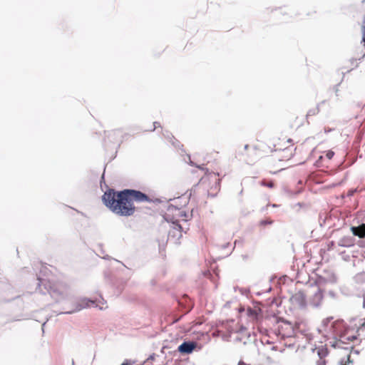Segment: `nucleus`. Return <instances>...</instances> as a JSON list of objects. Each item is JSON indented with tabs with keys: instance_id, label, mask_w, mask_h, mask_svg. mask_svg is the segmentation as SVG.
<instances>
[{
	"instance_id": "obj_1",
	"label": "nucleus",
	"mask_w": 365,
	"mask_h": 365,
	"mask_svg": "<svg viewBox=\"0 0 365 365\" xmlns=\"http://www.w3.org/2000/svg\"><path fill=\"white\" fill-rule=\"evenodd\" d=\"M101 198L106 207L118 216L130 217L135 212V206L130 203L125 189L115 190L108 188Z\"/></svg>"
},
{
	"instance_id": "obj_2",
	"label": "nucleus",
	"mask_w": 365,
	"mask_h": 365,
	"mask_svg": "<svg viewBox=\"0 0 365 365\" xmlns=\"http://www.w3.org/2000/svg\"><path fill=\"white\" fill-rule=\"evenodd\" d=\"M36 291L41 294H49L56 302L68 298L69 287L63 282L51 283L50 281L38 277Z\"/></svg>"
},
{
	"instance_id": "obj_3",
	"label": "nucleus",
	"mask_w": 365,
	"mask_h": 365,
	"mask_svg": "<svg viewBox=\"0 0 365 365\" xmlns=\"http://www.w3.org/2000/svg\"><path fill=\"white\" fill-rule=\"evenodd\" d=\"M164 218L167 222H170L173 225V227L168 232V239L175 244H180V240L182 236V232L183 230L179 221L173 219V217L168 215H166Z\"/></svg>"
},
{
	"instance_id": "obj_4",
	"label": "nucleus",
	"mask_w": 365,
	"mask_h": 365,
	"mask_svg": "<svg viewBox=\"0 0 365 365\" xmlns=\"http://www.w3.org/2000/svg\"><path fill=\"white\" fill-rule=\"evenodd\" d=\"M105 138H104V147L106 150H109L110 148L118 149L120 143H122V140L120 139L121 136L122 131L120 129L112 130L110 131H107L105 133Z\"/></svg>"
},
{
	"instance_id": "obj_5",
	"label": "nucleus",
	"mask_w": 365,
	"mask_h": 365,
	"mask_svg": "<svg viewBox=\"0 0 365 365\" xmlns=\"http://www.w3.org/2000/svg\"><path fill=\"white\" fill-rule=\"evenodd\" d=\"M128 193L130 203L138 202H147L150 201V197L145 192L139 190L125 188Z\"/></svg>"
},
{
	"instance_id": "obj_6",
	"label": "nucleus",
	"mask_w": 365,
	"mask_h": 365,
	"mask_svg": "<svg viewBox=\"0 0 365 365\" xmlns=\"http://www.w3.org/2000/svg\"><path fill=\"white\" fill-rule=\"evenodd\" d=\"M334 331L339 336V342L341 344H346L345 336L348 332L349 328L344 322V320H337L332 323L331 326Z\"/></svg>"
},
{
	"instance_id": "obj_7",
	"label": "nucleus",
	"mask_w": 365,
	"mask_h": 365,
	"mask_svg": "<svg viewBox=\"0 0 365 365\" xmlns=\"http://www.w3.org/2000/svg\"><path fill=\"white\" fill-rule=\"evenodd\" d=\"M197 346L198 344L197 341L185 340L181 344L178 346V349L174 351V354H176L178 352H179L182 355H189L194 351Z\"/></svg>"
},
{
	"instance_id": "obj_8",
	"label": "nucleus",
	"mask_w": 365,
	"mask_h": 365,
	"mask_svg": "<svg viewBox=\"0 0 365 365\" xmlns=\"http://www.w3.org/2000/svg\"><path fill=\"white\" fill-rule=\"evenodd\" d=\"M91 307H97L96 301L85 297L81 299V300L76 304L75 309L69 311H66L64 312H62V314H71L76 312L81 311L83 309L88 308Z\"/></svg>"
},
{
	"instance_id": "obj_9",
	"label": "nucleus",
	"mask_w": 365,
	"mask_h": 365,
	"mask_svg": "<svg viewBox=\"0 0 365 365\" xmlns=\"http://www.w3.org/2000/svg\"><path fill=\"white\" fill-rule=\"evenodd\" d=\"M290 302L301 309L306 308L307 307V296L304 292L302 290L298 291L290 297Z\"/></svg>"
},
{
	"instance_id": "obj_10",
	"label": "nucleus",
	"mask_w": 365,
	"mask_h": 365,
	"mask_svg": "<svg viewBox=\"0 0 365 365\" xmlns=\"http://www.w3.org/2000/svg\"><path fill=\"white\" fill-rule=\"evenodd\" d=\"M323 298L324 294L322 293V291L320 288H319L317 292H316L313 295V297L310 302V304L314 308H319L322 304Z\"/></svg>"
},
{
	"instance_id": "obj_11",
	"label": "nucleus",
	"mask_w": 365,
	"mask_h": 365,
	"mask_svg": "<svg viewBox=\"0 0 365 365\" xmlns=\"http://www.w3.org/2000/svg\"><path fill=\"white\" fill-rule=\"evenodd\" d=\"M350 230L354 236L365 238V222H362L358 226H351Z\"/></svg>"
},
{
	"instance_id": "obj_12",
	"label": "nucleus",
	"mask_w": 365,
	"mask_h": 365,
	"mask_svg": "<svg viewBox=\"0 0 365 365\" xmlns=\"http://www.w3.org/2000/svg\"><path fill=\"white\" fill-rule=\"evenodd\" d=\"M355 240L351 236H345L338 241V245L343 247H350L354 245Z\"/></svg>"
},
{
	"instance_id": "obj_13",
	"label": "nucleus",
	"mask_w": 365,
	"mask_h": 365,
	"mask_svg": "<svg viewBox=\"0 0 365 365\" xmlns=\"http://www.w3.org/2000/svg\"><path fill=\"white\" fill-rule=\"evenodd\" d=\"M317 350V353L319 359H324L329 354V350L326 345L319 346V347H316L313 351Z\"/></svg>"
},
{
	"instance_id": "obj_14",
	"label": "nucleus",
	"mask_w": 365,
	"mask_h": 365,
	"mask_svg": "<svg viewBox=\"0 0 365 365\" xmlns=\"http://www.w3.org/2000/svg\"><path fill=\"white\" fill-rule=\"evenodd\" d=\"M167 210L169 212L178 211V215L180 217H187V216H188V214L185 211L180 210L177 206H175L173 205H168Z\"/></svg>"
},
{
	"instance_id": "obj_15",
	"label": "nucleus",
	"mask_w": 365,
	"mask_h": 365,
	"mask_svg": "<svg viewBox=\"0 0 365 365\" xmlns=\"http://www.w3.org/2000/svg\"><path fill=\"white\" fill-rule=\"evenodd\" d=\"M262 311L259 309H254L248 307L247 309V314L250 317L257 318L261 314Z\"/></svg>"
},
{
	"instance_id": "obj_16",
	"label": "nucleus",
	"mask_w": 365,
	"mask_h": 365,
	"mask_svg": "<svg viewBox=\"0 0 365 365\" xmlns=\"http://www.w3.org/2000/svg\"><path fill=\"white\" fill-rule=\"evenodd\" d=\"M361 44L365 48V16L363 19L362 24H361ZM365 57V53L361 56V58H359V61H361Z\"/></svg>"
},
{
	"instance_id": "obj_17",
	"label": "nucleus",
	"mask_w": 365,
	"mask_h": 365,
	"mask_svg": "<svg viewBox=\"0 0 365 365\" xmlns=\"http://www.w3.org/2000/svg\"><path fill=\"white\" fill-rule=\"evenodd\" d=\"M354 280L357 283H364L365 282V272L358 273L354 277Z\"/></svg>"
},
{
	"instance_id": "obj_18",
	"label": "nucleus",
	"mask_w": 365,
	"mask_h": 365,
	"mask_svg": "<svg viewBox=\"0 0 365 365\" xmlns=\"http://www.w3.org/2000/svg\"><path fill=\"white\" fill-rule=\"evenodd\" d=\"M319 112V104H317V106L315 108H311L309 110L307 114V118L312 115H317Z\"/></svg>"
},
{
	"instance_id": "obj_19",
	"label": "nucleus",
	"mask_w": 365,
	"mask_h": 365,
	"mask_svg": "<svg viewBox=\"0 0 365 365\" xmlns=\"http://www.w3.org/2000/svg\"><path fill=\"white\" fill-rule=\"evenodd\" d=\"M339 339H337L336 337H334V341H330L331 346L334 349L339 348V349H349L348 347H343V346H339Z\"/></svg>"
},
{
	"instance_id": "obj_20",
	"label": "nucleus",
	"mask_w": 365,
	"mask_h": 365,
	"mask_svg": "<svg viewBox=\"0 0 365 365\" xmlns=\"http://www.w3.org/2000/svg\"><path fill=\"white\" fill-rule=\"evenodd\" d=\"M163 135L165 138L168 139L170 142L175 138L174 135L168 130H165L163 133Z\"/></svg>"
},
{
	"instance_id": "obj_21",
	"label": "nucleus",
	"mask_w": 365,
	"mask_h": 365,
	"mask_svg": "<svg viewBox=\"0 0 365 365\" xmlns=\"http://www.w3.org/2000/svg\"><path fill=\"white\" fill-rule=\"evenodd\" d=\"M332 319V317H329L324 319L322 322V326L324 328L327 327Z\"/></svg>"
},
{
	"instance_id": "obj_22",
	"label": "nucleus",
	"mask_w": 365,
	"mask_h": 365,
	"mask_svg": "<svg viewBox=\"0 0 365 365\" xmlns=\"http://www.w3.org/2000/svg\"><path fill=\"white\" fill-rule=\"evenodd\" d=\"M170 143L175 148H180L183 147V145L175 138H174Z\"/></svg>"
},
{
	"instance_id": "obj_23",
	"label": "nucleus",
	"mask_w": 365,
	"mask_h": 365,
	"mask_svg": "<svg viewBox=\"0 0 365 365\" xmlns=\"http://www.w3.org/2000/svg\"><path fill=\"white\" fill-rule=\"evenodd\" d=\"M187 155V158H188V164L191 166H193V167H196L200 170H204V168L201 166V165H198L197 164H195L193 161L191 160V156L190 155Z\"/></svg>"
},
{
	"instance_id": "obj_24",
	"label": "nucleus",
	"mask_w": 365,
	"mask_h": 365,
	"mask_svg": "<svg viewBox=\"0 0 365 365\" xmlns=\"http://www.w3.org/2000/svg\"><path fill=\"white\" fill-rule=\"evenodd\" d=\"M147 202L160 204L162 202V200L159 198H151L150 197V201H147Z\"/></svg>"
},
{
	"instance_id": "obj_25",
	"label": "nucleus",
	"mask_w": 365,
	"mask_h": 365,
	"mask_svg": "<svg viewBox=\"0 0 365 365\" xmlns=\"http://www.w3.org/2000/svg\"><path fill=\"white\" fill-rule=\"evenodd\" d=\"M334 155V152L332 151L331 150H329L327 151L326 153V157L329 159V160H331Z\"/></svg>"
},
{
	"instance_id": "obj_26",
	"label": "nucleus",
	"mask_w": 365,
	"mask_h": 365,
	"mask_svg": "<svg viewBox=\"0 0 365 365\" xmlns=\"http://www.w3.org/2000/svg\"><path fill=\"white\" fill-rule=\"evenodd\" d=\"M272 223H273V221L271 220H262L259 222V224L261 225H272Z\"/></svg>"
},
{
	"instance_id": "obj_27",
	"label": "nucleus",
	"mask_w": 365,
	"mask_h": 365,
	"mask_svg": "<svg viewBox=\"0 0 365 365\" xmlns=\"http://www.w3.org/2000/svg\"><path fill=\"white\" fill-rule=\"evenodd\" d=\"M161 127V125L159 122L155 121L153 122V128L149 130L150 132H153L156 128Z\"/></svg>"
},
{
	"instance_id": "obj_28",
	"label": "nucleus",
	"mask_w": 365,
	"mask_h": 365,
	"mask_svg": "<svg viewBox=\"0 0 365 365\" xmlns=\"http://www.w3.org/2000/svg\"><path fill=\"white\" fill-rule=\"evenodd\" d=\"M135 361L131 359H125L120 365H133Z\"/></svg>"
},
{
	"instance_id": "obj_29",
	"label": "nucleus",
	"mask_w": 365,
	"mask_h": 365,
	"mask_svg": "<svg viewBox=\"0 0 365 365\" xmlns=\"http://www.w3.org/2000/svg\"><path fill=\"white\" fill-rule=\"evenodd\" d=\"M327 295H328L329 297L332 298V299H334V298H336V292H335L334 291H333V290H329V291L327 292Z\"/></svg>"
},
{
	"instance_id": "obj_30",
	"label": "nucleus",
	"mask_w": 365,
	"mask_h": 365,
	"mask_svg": "<svg viewBox=\"0 0 365 365\" xmlns=\"http://www.w3.org/2000/svg\"><path fill=\"white\" fill-rule=\"evenodd\" d=\"M357 338H358V337H357V335H351V336H349L346 337V338H345V339H346V341H354V340L357 339Z\"/></svg>"
},
{
	"instance_id": "obj_31",
	"label": "nucleus",
	"mask_w": 365,
	"mask_h": 365,
	"mask_svg": "<svg viewBox=\"0 0 365 365\" xmlns=\"http://www.w3.org/2000/svg\"><path fill=\"white\" fill-rule=\"evenodd\" d=\"M339 85H340V83H338V84L335 85V86H334V88H333V89H334V93H335V94H336V96H339Z\"/></svg>"
},
{
	"instance_id": "obj_32",
	"label": "nucleus",
	"mask_w": 365,
	"mask_h": 365,
	"mask_svg": "<svg viewBox=\"0 0 365 365\" xmlns=\"http://www.w3.org/2000/svg\"><path fill=\"white\" fill-rule=\"evenodd\" d=\"M326 364H327V361L324 359H319L317 361V365H326Z\"/></svg>"
},
{
	"instance_id": "obj_33",
	"label": "nucleus",
	"mask_w": 365,
	"mask_h": 365,
	"mask_svg": "<svg viewBox=\"0 0 365 365\" xmlns=\"http://www.w3.org/2000/svg\"><path fill=\"white\" fill-rule=\"evenodd\" d=\"M246 327L243 325H241L240 329L236 331L237 333L238 334H242V332H244L245 330H246Z\"/></svg>"
},
{
	"instance_id": "obj_34",
	"label": "nucleus",
	"mask_w": 365,
	"mask_h": 365,
	"mask_svg": "<svg viewBox=\"0 0 365 365\" xmlns=\"http://www.w3.org/2000/svg\"><path fill=\"white\" fill-rule=\"evenodd\" d=\"M262 185L266 186L269 188H272L274 185L273 182H269L268 183H262Z\"/></svg>"
},
{
	"instance_id": "obj_35",
	"label": "nucleus",
	"mask_w": 365,
	"mask_h": 365,
	"mask_svg": "<svg viewBox=\"0 0 365 365\" xmlns=\"http://www.w3.org/2000/svg\"><path fill=\"white\" fill-rule=\"evenodd\" d=\"M346 361H345L346 364H353V360L351 359L350 354L347 355Z\"/></svg>"
},
{
	"instance_id": "obj_36",
	"label": "nucleus",
	"mask_w": 365,
	"mask_h": 365,
	"mask_svg": "<svg viewBox=\"0 0 365 365\" xmlns=\"http://www.w3.org/2000/svg\"><path fill=\"white\" fill-rule=\"evenodd\" d=\"M230 242H227V243H225V244L222 245L221 246V248H222V250H225V249H226V248L229 247H230Z\"/></svg>"
},
{
	"instance_id": "obj_37",
	"label": "nucleus",
	"mask_w": 365,
	"mask_h": 365,
	"mask_svg": "<svg viewBox=\"0 0 365 365\" xmlns=\"http://www.w3.org/2000/svg\"><path fill=\"white\" fill-rule=\"evenodd\" d=\"M220 182H221L220 179L217 180V181L215 182V188L219 187L220 186Z\"/></svg>"
},
{
	"instance_id": "obj_38",
	"label": "nucleus",
	"mask_w": 365,
	"mask_h": 365,
	"mask_svg": "<svg viewBox=\"0 0 365 365\" xmlns=\"http://www.w3.org/2000/svg\"><path fill=\"white\" fill-rule=\"evenodd\" d=\"M237 365H250V364H247V363H245V362L244 361H242V360H240V361L238 362Z\"/></svg>"
},
{
	"instance_id": "obj_39",
	"label": "nucleus",
	"mask_w": 365,
	"mask_h": 365,
	"mask_svg": "<svg viewBox=\"0 0 365 365\" xmlns=\"http://www.w3.org/2000/svg\"><path fill=\"white\" fill-rule=\"evenodd\" d=\"M365 329V322L361 324V326L358 328L357 331H359L360 329Z\"/></svg>"
},
{
	"instance_id": "obj_40",
	"label": "nucleus",
	"mask_w": 365,
	"mask_h": 365,
	"mask_svg": "<svg viewBox=\"0 0 365 365\" xmlns=\"http://www.w3.org/2000/svg\"><path fill=\"white\" fill-rule=\"evenodd\" d=\"M155 354H151V355L148 357V360H154V359H155Z\"/></svg>"
},
{
	"instance_id": "obj_41",
	"label": "nucleus",
	"mask_w": 365,
	"mask_h": 365,
	"mask_svg": "<svg viewBox=\"0 0 365 365\" xmlns=\"http://www.w3.org/2000/svg\"><path fill=\"white\" fill-rule=\"evenodd\" d=\"M332 130H333V129H332V128H325V129H324V132H325V133H329V132H331V131H332Z\"/></svg>"
},
{
	"instance_id": "obj_42",
	"label": "nucleus",
	"mask_w": 365,
	"mask_h": 365,
	"mask_svg": "<svg viewBox=\"0 0 365 365\" xmlns=\"http://www.w3.org/2000/svg\"><path fill=\"white\" fill-rule=\"evenodd\" d=\"M103 259H112L109 255H106L105 256L103 257Z\"/></svg>"
},
{
	"instance_id": "obj_43",
	"label": "nucleus",
	"mask_w": 365,
	"mask_h": 365,
	"mask_svg": "<svg viewBox=\"0 0 365 365\" xmlns=\"http://www.w3.org/2000/svg\"><path fill=\"white\" fill-rule=\"evenodd\" d=\"M362 307L364 309H365V295L363 296V304Z\"/></svg>"
},
{
	"instance_id": "obj_44",
	"label": "nucleus",
	"mask_w": 365,
	"mask_h": 365,
	"mask_svg": "<svg viewBox=\"0 0 365 365\" xmlns=\"http://www.w3.org/2000/svg\"><path fill=\"white\" fill-rule=\"evenodd\" d=\"M285 324H291V322L287 319H284L282 321Z\"/></svg>"
},
{
	"instance_id": "obj_45",
	"label": "nucleus",
	"mask_w": 365,
	"mask_h": 365,
	"mask_svg": "<svg viewBox=\"0 0 365 365\" xmlns=\"http://www.w3.org/2000/svg\"><path fill=\"white\" fill-rule=\"evenodd\" d=\"M235 341H242V338L240 337V336H237L235 339Z\"/></svg>"
},
{
	"instance_id": "obj_46",
	"label": "nucleus",
	"mask_w": 365,
	"mask_h": 365,
	"mask_svg": "<svg viewBox=\"0 0 365 365\" xmlns=\"http://www.w3.org/2000/svg\"><path fill=\"white\" fill-rule=\"evenodd\" d=\"M99 247H101V253L103 254L105 252V251L103 250V247H102V245L100 244L99 245Z\"/></svg>"
},
{
	"instance_id": "obj_47",
	"label": "nucleus",
	"mask_w": 365,
	"mask_h": 365,
	"mask_svg": "<svg viewBox=\"0 0 365 365\" xmlns=\"http://www.w3.org/2000/svg\"><path fill=\"white\" fill-rule=\"evenodd\" d=\"M181 317H178V318L175 319H174V321H173V322H174V323H176V322H179V321H180V319H181Z\"/></svg>"
},
{
	"instance_id": "obj_48",
	"label": "nucleus",
	"mask_w": 365,
	"mask_h": 365,
	"mask_svg": "<svg viewBox=\"0 0 365 365\" xmlns=\"http://www.w3.org/2000/svg\"><path fill=\"white\" fill-rule=\"evenodd\" d=\"M115 260L116 262H118L120 263L123 267H126V268H127V267L125 266V264L123 262H120V261H119V260H117V259H115Z\"/></svg>"
},
{
	"instance_id": "obj_49",
	"label": "nucleus",
	"mask_w": 365,
	"mask_h": 365,
	"mask_svg": "<svg viewBox=\"0 0 365 365\" xmlns=\"http://www.w3.org/2000/svg\"><path fill=\"white\" fill-rule=\"evenodd\" d=\"M242 259H243L244 260H245V259H247L248 258V256H247V255H242Z\"/></svg>"
},
{
	"instance_id": "obj_50",
	"label": "nucleus",
	"mask_w": 365,
	"mask_h": 365,
	"mask_svg": "<svg viewBox=\"0 0 365 365\" xmlns=\"http://www.w3.org/2000/svg\"><path fill=\"white\" fill-rule=\"evenodd\" d=\"M249 146H250V145H249L248 144H246V145L244 146V150H247V149H248V148H249Z\"/></svg>"
},
{
	"instance_id": "obj_51",
	"label": "nucleus",
	"mask_w": 365,
	"mask_h": 365,
	"mask_svg": "<svg viewBox=\"0 0 365 365\" xmlns=\"http://www.w3.org/2000/svg\"><path fill=\"white\" fill-rule=\"evenodd\" d=\"M326 103V100H324L322 101V102H320L319 104V106L322 105V104H324Z\"/></svg>"
},
{
	"instance_id": "obj_52",
	"label": "nucleus",
	"mask_w": 365,
	"mask_h": 365,
	"mask_svg": "<svg viewBox=\"0 0 365 365\" xmlns=\"http://www.w3.org/2000/svg\"><path fill=\"white\" fill-rule=\"evenodd\" d=\"M354 352L356 354H359V350H354Z\"/></svg>"
},
{
	"instance_id": "obj_53",
	"label": "nucleus",
	"mask_w": 365,
	"mask_h": 365,
	"mask_svg": "<svg viewBox=\"0 0 365 365\" xmlns=\"http://www.w3.org/2000/svg\"><path fill=\"white\" fill-rule=\"evenodd\" d=\"M233 250H234V247L232 248V250L229 253H227V256H229V255L232 253V251Z\"/></svg>"
},
{
	"instance_id": "obj_54",
	"label": "nucleus",
	"mask_w": 365,
	"mask_h": 365,
	"mask_svg": "<svg viewBox=\"0 0 365 365\" xmlns=\"http://www.w3.org/2000/svg\"><path fill=\"white\" fill-rule=\"evenodd\" d=\"M151 284H152L153 285H154V284H155V280H154V279H153V280L151 281Z\"/></svg>"
},
{
	"instance_id": "obj_55",
	"label": "nucleus",
	"mask_w": 365,
	"mask_h": 365,
	"mask_svg": "<svg viewBox=\"0 0 365 365\" xmlns=\"http://www.w3.org/2000/svg\"><path fill=\"white\" fill-rule=\"evenodd\" d=\"M277 346H272V350H277Z\"/></svg>"
},
{
	"instance_id": "obj_56",
	"label": "nucleus",
	"mask_w": 365,
	"mask_h": 365,
	"mask_svg": "<svg viewBox=\"0 0 365 365\" xmlns=\"http://www.w3.org/2000/svg\"><path fill=\"white\" fill-rule=\"evenodd\" d=\"M71 365H75V362H74V360H73V359H72Z\"/></svg>"
},
{
	"instance_id": "obj_57",
	"label": "nucleus",
	"mask_w": 365,
	"mask_h": 365,
	"mask_svg": "<svg viewBox=\"0 0 365 365\" xmlns=\"http://www.w3.org/2000/svg\"><path fill=\"white\" fill-rule=\"evenodd\" d=\"M104 180V174H103L102 177H101V180Z\"/></svg>"
},
{
	"instance_id": "obj_58",
	"label": "nucleus",
	"mask_w": 365,
	"mask_h": 365,
	"mask_svg": "<svg viewBox=\"0 0 365 365\" xmlns=\"http://www.w3.org/2000/svg\"><path fill=\"white\" fill-rule=\"evenodd\" d=\"M333 245H334V242L332 241L330 242V246H332Z\"/></svg>"
},
{
	"instance_id": "obj_59",
	"label": "nucleus",
	"mask_w": 365,
	"mask_h": 365,
	"mask_svg": "<svg viewBox=\"0 0 365 365\" xmlns=\"http://www.w3.org/2000/svg\"><path fill=\"white\" fill-rule=\"evenodd\" d=\"M333 245H334V242L332 241L330 242V246H332Z\"/></svg>"
},
{
	"instance_id": "obj_60",
	"label": "nucleus",
	"mask_w": 365,
	"mask_h": 365,
	"mask_svg": "<svg viewBox=\"0 0 365 365\" xmlns=\"http://www.w3.org/2000/svg\"><path fill=\"white\" fill-rule=\"evenodd\" d=\"M229 304H230L229 302H227V303H226V304H225V307H226V306H229Z\"/></svg>"
},
{
	"instance_id": "obj_61",
	"label": "nucleus",
	"mask_w": 365,
	"mask_h": 365,
	"mask_svg": "<svg viewBox=\"0 0 365 365\" xmlns=\"http://www.w3.org/2000/svg\"><path fill=\"white\" fill-rule=\"evenodd\" d=\"M250 336H251V335H250V333H249V334H247V337L249 338V337H250Z\"/></svg>"
},
{
	"instance_id": "obj_62",
	"label": "nucleus",
	"mask_w": 365,
	"mask_h": 365,
	"mask_svg": "<svg viewBox=\"0 0 365 365\" xmlns=\"http://www.w3.org/2000/svg\"><path fill=\"white\" fill-rule=\"evenodd\" d=\"M81 214L83 215V216H85V214L83 212H81Z\"/></svg>"
},
{
	"instance_id": "obj_63",
	"label": "nucleus",
	"mask_w": 365,
	"mask_h": 365,
	"mask_svg": "<svg viewBox=\"0 0 365 365\" xmlns=\"http://www.w3.org/2000/svg\"><path fill=\"white\" fill-rule=\"evenodd\" d=\"M239 311L240 312L244 311V309H240Z\"/></svg>"
},
{
	"instance_id": "obj_64",
	"label": "nucleus",
	"mask_w": 365,
	"mask_h": 365,
	"mask_svg": "<svg viewBox=\"0 0 365 365\" xmlns=\"http://www.w3.org/2000/svg\"><path fill=\"white\" fill-rule=\"evenodd\" d=\"M239 311L240 312L244 311V309H240Z\"/></svg>"
}]
</instances>
